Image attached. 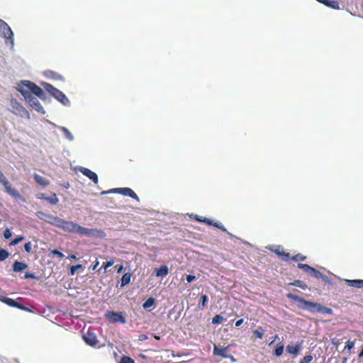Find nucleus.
<instances>
[{
  "label": "nucleus",
  "mask_w": 363,
  "mask_h": 363,
  "mask_svg": "<svg viewBox=\"0 0 363 363\" xmlns=\"http://www.w3.org/2000/svg\"><path fill=\"white\" fill-rule=\"evenodd\" d=\"M286 296L289 299H291V300H294V301H296L300 303L301 305H299L298 307L302 309L307 310L310 312H320V313H325V314H332L333 313V310L331 308H328L326 306H323L318 303H315V302L310 301H306L304 298H303L296 294L289 293L286 295Z\"/></svg>",
  "instance_id": "7ed1b4c3"
},
{
  "label": "nucleus",
  "mask_w": 363,
  "mask_h": 363,
  "mask_svg": "<svg viewBox=\"0 0 363 363\" xmlns=\"http://www.w3.org/2000/svg\"><path fill=\"white\" fill-rule=\"evenodd\" d=\"M354 341L348 340L346 342L345 350H350L354 347Z\"/></svg>",
  "instance_id": "a19ab883"
},
{
  "label": "nucleus",
  "mask_w": 363,
  "mask_h": 363,
  "mask_svg": "<svg viewBox=\"0 0 363 363\" xmlns=\"http://www.w3.org/2000/svg\"><path fill=\"white\" fill-rule=\"evenodd\" d=\"M306 256L303 255L301 253H298L296 255L291 257L290 260H293L295 262H301V261L306 260Z\"/></svg>",
  "instance_id": "c85d7f7f"
},
{
  "label": "nucleus",
  "mask_w": 363,
  "mask_h": 363,
  "mask_svg": "<svg viewBox=\"0 0 363 363\" xmlns=\"http://www.w3.org/2000/svg\"><path fill=\"white\" fill-rule=\"evenodd\" d=\"M223 318L220 315H216L212 319L213 324H220L223 322Z\"/></svg>",
  "instance_id": "f704fd0d"
},
{
  "label": "nucleus",
  "mask_w": 363,
  "mask_h": 363,
  "mask_svg": "<svg viewBox=\"0 0 363 363\" xmlns=\"http://www.w3.org/2000/svg\"><path fill=\"white\" fill-rule=\"evenodd\" d=\"M12 236V233L9 228H6L4 232V237L5 239H9Z\"/></svg>",
  "instance_id": "c03bdc74"
},
{
  "label": "nucleus",
  "mask_w": 363,
  "mask_h": 363,
  "mask_svg": "<svg viewBox=\"0 0 363 363\" xmlns=\"http://www.w3.org/2000/svg\"><path fill=\"white\" fill-rule=\"evenodd\" d=\"M61 130L62 131V133H64V135H65V137L70 141L73 140L74 139V137L72 135V134L70 133V131L65 127H61Z\"/></svg>",
  "instance_id": "bb28decb"
},
{
  "label": "nucleus",
  "mask_w": 363,
  "mask_h": 363,
  "mask_svg": "<svg viewBox=\"0 0 363 363\" xmlns=\"http://www.w3.org/2000/svg\"><path fill=\"white\" fill-rule=\"evenodd\" d=\"M84 342L90 346H96L99 342L96 335L94 333L87 332L83 335Z\"/></svg>",
  "instance_id": "f8f14e48"
},
{
  "label": "nucleus",
  "mask_w": 363,
  "mask_h": 363,
  "mask_svg": "<svg viewBox=\"0 0 363 363\" xmlns=\"http://www.w3.org/2000/svg\"><path fill=\"white\" fill-rule=\"evenodd\" d=\"M313 359L311 354L306 355L299 362V363H310Z\"/></svg>",
  "instance_id": "c9c22d12"
},
{
  "label": "nucleus",
  "mask_w": 363,
  "mask_h": 363,
  "mask_svg": "<svg viewBox=\"0 0 363 363\" xmlns=\"http://www.w3.org/2000/svg\"><path fill=\"white\" fill-rule=\"evenodd\" d=\"M228 358H229L232 362H235V357L233 355H231V354H228Z\"/></svg>",
  "instance_id": "6e6d98bb"
},
{
  "label": "nucleus",
  "mask_w": 363,
  "mask_h": 363,
  "mask_svg": "<svg viewBox=\"0 0 363 363\" xmlns=\"http://www.w3.org/2000/svg\"><path fill=\"white\" fill-rule=\"evenodd\" d=\"M111 193H117L122 194L123 196H130V198L136 200L137 201H140V199L138 195L135 193V191L128 187H122V188H114L107 191H103L101 194L102 195L111 194Z\"/></svg>",
  "instance_id": "39448f33"
},
{
  "label": "nucleus",
  "mask_w": 363,
  "mask_h": 363,
  "mask_svg": "<svg viewBox=\"0 0 363 363\" xmlns=\"http://www.w3.org/2000/svg\"><path fill=\"white\" fill-rule=\"evenodd\" d=\"M213 226H214V227L221 230L223 232H227L226 228L223 225H221L220 223H214Z\"/></svg>",
  "instance_id": "49530a36"
},
{
  "label": "nucleus",
  "mask_w": 363,
  "mask_h": 363,
  "mask_svg": "<svg viewBox=\"0 0 363 363\" xmlns=\"http://www.w3.org/2000/svg\"><path fill=\"white\" fill-rule=\"evenodd\" d=\"M297 267L298 269H303L304 272H306L308 274H310L311 273V270H312L311 269L312 267L309 266L307 264L298 263V265H297Z\"/></svg>",
  "instance_id": "a878e982"
},
{
  "label": "nucleus",
  "mask_w": 363,
  "mask_h": 363,
  "mask_svg": "<svg viewBox=\"0 0 363 363\" xmlns=\"http://www.w3.org/2000/svg\"><path fill=\"white\" fill-rule=\"evenodd\" d=\"M123 269V265H120L119 268L118 269V272L119 273Z\"/></svg>",
  "instance_id": "13d9d810"
},
{
  "label": "nucleus",
  "mask_w": 363,
  "mask_h": 363,
  "mask_svg": "<svg viewBox=\"0 0 363 363\" xmlns=\"http://www.w3.org/2000/svg\"><path fill=\"white\" fill-rule=\"evenodd\" d=\"M155 298L152 297H150L145 301V303L143 304V307L145 309H147V308L152 307L155 305Z\"/></svg>",
  "instance_id": "5701e85b"
},
{
  "label": "nucleus",
  "mask_w": 363,
  "mask_h": 363,
  "mask_svg": "<svg viewBox=\"0 0 363 363\" xmlns=\"http://www.w3.org/2000/svg\"><path fill=\"white\" fill-rule=\"evenodd\" d=\"M9 256V253L4 249H0V261H4Z\"/></svg>",
  "instance_id": "473e14b6"
},
{
  "label": "nucleus",
  "mask_w": 363,
  "mask_h": 363,
  "mask_svg": "<svg viewBox=\"0 0 363 363\" xmlns=\"http://www.w3.org/2000/svg\"><path fill=\"white\" fill-rule=\"evenodd\" d=\"M147 338H148V337H147V335H145V334H141V335H139V337H138V340H139V341H145V340H146Z\"/></svg>",
  "instance_id": "8fccbe9b"
},
{
  "label": "nucleus",
  "mask_w": 363,
  "mask_h": 363,
  "mask_svg": "<svg viewBox=\"0 0 363 363\" xmlns=\"http://www.w3.org/2000/svg\"><path fill=\"white\" fill-rule=\"evenodd\" d=\"M132 274L129 272L124 274L121 278V287L128 284L130 282Z\"/></svg>",
  "instance_id": "4be33fe9"
},
{
  "label": "nucleus",
  "mask_w": 363,
  "mask_h": 363,
  "mask_svg": "<svg viewBox=\"0 0 363 363\" xmlns=\"http://www.w3.org/2000/svg\"><path fill=\"white\" fill-rule=\"evenodd\" d=\"M24 279H37L38 277L33 273L26 272L24 274Z\"/></svg>",
  "instance_id": "79ce46f5"
},
{
  "label": "nucleus",
  "mask_w": 363,
  "mask_h": 363,
  "mask_svg": "<svg viewBox=\"0 0 363 363\" xmlns=\"http://www.w3.org/2000/svg\"><path fill=\"white\" fill-rule=\"evenodd\" d=\"M37 216L44 221L55 226L58 220V216H52L50 214L45 213L43 211H38L36 213Z\"/></svg>",
  "instance_id": "9d476101"
},
{
  "label": "nucleus",
  "mask_w": 363,
  "mask_h": 363,
  "mask_svg": "<svg viewBox=\"0 0 363 363\" xmlns=\"http://www.w3.org/2000/svg\"><path fill=\"white\" fill-rule=\"evenodd\" d=\"M23 240H24V237L23 236H18V237L16 238L15 239H13L11 242L10 245H18L20 242H21Z\"/></svg>",
  "instance_id": "58836bf2"
},
{
  "label": "nucleus",
  "mask_w": 363,
  "mask_h": 363,
  "mask_svg": "<svg viewBox=\"0 0 363 363\" xmlns=\"http://www.w3.org/2000/svg\"><path fill=\"white\" fill-rule=\"evenodd\" d=\"M69 258L71 259H77V256L75 255L72 254L69 255Z\"/></svg>",
  "instance_id": "5fc2aeb1"
},
{
  "label": "nucleus",
  "mask_w": 363,
  "mask_h": 363,
  "mask_svg": "<svg viewBox=\"0 0 363 363\" xmlns=\"http://www.w3.org/2000/svg\"><path fill=\"white\" fill-rule=\"evenodd\" d=\"M242 323H243V319H242V318L239 319V320H238L235 322V326H236V327H239V326H240V325L242 324Z\"/></svg>",
  "instance_id": "3c124183"
},
{
  "label": "nucleus",
  "mask_w": 363,
  "mask_h": 363,
  "mask_svg": "<svg viewBox=\"0 0 363 363\" xmlns=\"http://www.w3.org/2000/svg\"><path fill=\"white\" fill-rule=\"evenodd\" d=\"M21 84L18 88V91L23 96L26 101L38 113H45L43 107L39 101L32 95L33 94L38 97L43 99L44 96L43 90L37 84L30 81H23Z\"/></svg>",
  "instance_id": "f257e3e1"
},
{
  "label": "nucleus",
  "mask_w": 363,
  "mask_h": 363,
  "mask_svg": "<svg viewBox=\"0 0 363 363\" xmlns=\"http://www.w3.org/2000/svg\"><path fill=\"white\" fill-rule=\"evenodd\" d=\"M99 262L98 261H96L95 264L91 267V270L94 271L96 270V267H98Z\"/></svg>",
  "instance_id": "864d4df0"
},
{
  "label": "nucleus",
  "mask_w": 363,
  "mask_h": 363,
  "mask_svg": "<svg viewBox=\"0 0 363 363\" xmlns=\"http://www.w3.org/2000/svg\"><path fill=\"white\" fill-rule=\"evenodd\" d=\"M363 357V348L361 350V352L359 353V357Z\"/></svg>",
  "instance_id": "4d7b16f0"
},
{
  "label": "nucleus",
  "mask_w": 363,
  "mask_h": 363,
  "mask_svg": "<svg viewBox=\"0 0 363 363\" xmlns=\"http://www.w3.org/2000/svg\"><path fill=\"white\" fill-rule=\"evenodd\" d=\"M50 254L53 255H57L60 259H62L65 257V255L56 249L51 250Z\"/></svg>",
  "instance_id": "e433bc0d"
},
{
  "label": "nucleus",
  "mask_w": 363,
  "mask_h": 363,
  "mask_svg": "<svg viewBox=\"0 0 363 363\" xmlns=\"http://www.w3.org/2000/svg\"><path fill=\"white\" fill-rule=\"evenodd\" d=\"M284 346L283 344L277 345L274 351V354L277 357H279L283 354Z\"/></svg>",
  "instance_id": "7c9ffc66"
},
{
  "label": "nucleus",
  "mask_w": 363,
  "mask_h": 363,
  "mask_svg": "<svg viewBox=\"0 0 363 363\" xmlns=\"http://www.w3.org/2000/svg\"><path fill=\"white\" fill-rule=\"evenodd\" d=\"M120 363H135V362L130 357L123 356L121 359Z\"/></svg>",
  "instance_id": "4c0bfd02"
},
{
  "label": "nucleus",
  "mask_w": 363,
  "mask_h": 363,
  "mask_svg": "<svg viewBox=\"0 0 363 363\" xmlns=\"http://www.w3.org/2000/svg\"><path fill=\"white\" fill-rule=\"evenodd\" d=\"M55 226L68 233L97 238H104L106 236V233L102 230L86 228L73 221L65 220L60 217L58 218Z\"/></svg>",
  "instance_id": "f03ea898"
},
{
  "label": "nucleus",
  "mask_w": 363,
  "mask_h": 363,
  "mask_svg": "<svg viewBox=\"0 0 363 363\" xmlns=\"http://www.w3.org/2000/svg\"><path fill=\"white\" fill-rule=\"evenodd\" d=\"M264 330L262 327H259L257 330L253 331V333L258 337L259 339H262L263 337Z\"/></svg>",
  "instance_id": "2f4dec72"
},
{
  "label": "nucleus",
  "mask_w": 363,
  "mask_h": 363,
  "mask_svg": "<svg viewBox=\"0 0 363 363\" xmlns=\"http://www.w3.org/2000/svg\"><path fill=\"white\" fill-rule=\"evenodd\" d=\"M113 263L114 261L113 259H111L106 263H104L103 266L98 270V272H100L102 268H104L105 270L107 269L108 267H111L113 264Z\"/></svg>",
  "instance_id": "ea45409f"
},
{
  "label": "nucleus",
  "mask_w": 363,
  "mask_h": 363,
  "mask_svg": "<svg viewBox=\"0 0 363 363\" xmlns=\"http://www.w3.org/2000/svg\"><path fill=\"white\" fill-rule=\"evenodd\" d=\"M43 86L45 89L51 94L57 101L61 102L64 105H67L69 104V99L67 98L65 94L54 87L52 85L48 83H43Z\"/></svg>",
  "instance_id": "20e7f679"
},
{
  "label": "nucleus",
  "mask_w": 363,
  "mask_h": 363,
  "mask_svg": "<svg viewBox=\"0 0 363 363\" xmlns=\"http://www.w3.org/2000/svg\"><path fill=\"white\" fill-rule=\"evenodd\" d=\"M105 317L111 323H125V318L121 312L106 311Z\"/></svg>",
  "instance_id": "6e6552de"
},
{
  "label": "nucleus",
  "mask_w": 363,
  "mask_h": 363,
  "mask_svg": "<svg viewBox=\"0 0 363 363\" xmlns=\"http://www.w3.org/2000/svg\"><path fill=\"white\" fill-rule=\"evenodd\" d=\"M45 75L48 77H52L54 79H57V77H58L57 74L55 73L52 71H47L45 72Z\"/></svg>",
  "instance_id": "37998d69"
},
{
  "label": "nucleus",
  "mask_w": 363,
  "mask_h": 363,
  "mask_svg": "<svg viewBox=\"0 0 363 363\" xmlns=\"http://www.w3.org/2000/svg\"><path fill=\"white\" fill-rule=\"evenodd\" d=\"M81 268H82V265L80 264L73 265L69 268V274L71 275H74L76 274L77 271Z\"/></svg>",
  "instance_id": "72a5a7b5"
},
{
  "label": "nucleus",
  "mask_w": 363,
  "mask_h": 363,
  "mask_svg": "<svg viewBox=\"0 0 363 363\" xmlns=\"http://www.w3.org/2000/svg\"><path fill=\"white\" fill-rule=\"evenodd\" d=\"M168 267L166 265H162L160 268L156 269L157 277H165L168 274Z\"/></svg>",
  "instance_id": "aec40b11"
},
{
  "label": "nucleus",
  "mask_w": 363,
  "mask_h": 363,
  "mask_svg": "<svg viewBox=\"0 0 363 363\" xmlns=\"http://www.w3.org/2000/svg\"><path fill=\"white\" fill-rule=\"evenodd\" d=\"M28 267V264L22 262L16 261L13 264V270L15 272H20Z\"/></svg>",
  "instance_id": "a211bd4d"
},
{
  "label": "nucleus",
  "mask_w": 363,
  "mask_h": 363,
  "mask_svg": "<svg viewBox=\"0 0 363 363\" xmlns=\"http://www.w3.org/2000/svg\"><path fill=\"white\" fill-rule=\"evenodd\" d=\"M195 219H196L197 221H199V222H202V220H203V217L199 216H195Z\"/></svg>",
  "instance_id": "603ef678"
},
{
  "label": "nucleus",
  "mask_w": 363,
  "mask_h": 363,
  "mask_svg": "<svg viewBox=\"0 0 363 363\" xmlns=\"http://www.w3.org/2000/svg\"><path fill=\"white\" fill-rule=\"evenodd\" d=\"M289 284L303 289H306L307 288V285L301 280H295L294 282H291Z\"/></svg>",
  "instance_id": "cd10ccee"
},
{
  "label": "nucleus",
  "mask_w": 363,
  "mask_h": 363,
  "mask_svg": "<svg viewBox=\"0 0 363 363\" xmlns=\"http://www.w3.org/2000/svg\"><path fill=\"white\" fill-rule=\"evenodd\" d=\"M12 112L18 116L23 117L24 116L28 115L26 109L21 106L17 101L12 100L11 103Z\"/></svg>",
  "instance_id": "1a4fd4ad"
},
{
  "label": "nucleus",
  "mask_w": 363,
  "mask_h": 363,
  "mask_svg": "<svg viewBox=\"0 0 363 363\" xmlns=\"http://www.w3.org/2000/svg\"><path fill=\"white\" fill-rule=\"evenodd\" d=\"M4 302L5 303H6L7 305L12 306V307H15V308H20V309L24 308V306L21 303L16 301L15 300H13L12 298H10L5 297L4 298Z\"/></svg>",
  "instance_id": "f3484780"
},
{
  "label": "nucleus",
  "mask_w": 363,
  "mask_h": 363,
  "mask_svg": "<svg viewBox=\"0 0 363 363\" xmlns=\"http://www.w3.org/2000/svg\"><path fill=\"white\" fill-rule=\"evenodd\" d=\"M276 255L281 257L282 260L287 262L290 260L291 256L289 253L286 252L281 245L277 246L274 249H270Z\"/></svg>",
  "instance_id": "4468645a"
},
{
  "label": "nucleus",
  "mask_w": 363,
  "mask_h": 363,
  "mask_svg": "<svg viewBox=\"0 0 363 363\" xmlns=\"http://www.w3.org/2000/svg\"><path fill=\"white\" fill-rule=\"evenodd\" d=\"M301 349V344L298 343L295 345H289L286 347V350L289 353L292 354L294 355H297Z\"/></svg>",
  "instance_id": "dca6fc26"
},
{
  "label": "nucleus",
  "mask_w": 363,
  "mask_h": 363,
  "mask_svg": "<svg viewBox=\"0 0 363 363\" xmlns=\"http://www.w3.org/2000/svg\"><path fill=\"white\" fill-rule=\"evenodd\" d=\"M208 301V296L206 294H202L201 296V301L199 303V308H203L206 307L207 302Z\"/></svg>",
  "instance_id": "b1692460"
},
{
  "label": "nucleus",
  "mask_w": 363,
  "mask_h": 363,
  "mask_svg": "<svg viewBox=\"0 0 363 363\" xmlns=\"http://www.w3.org/2000/svg\"><path fill=\"white\" fill-rule=\"evenodd\" d=\"M0 183H1L6 191L10 196L15 199H21V196L19 192L14 188L11 187V185L4 174L0 171Z\"/></svg>",
  "instance_id": "423d86ee"
},
{
  "label": "nucleus",
  "mask_w": 363,
  "mask_h": 363,
  "mask_svg": "<svg viewBox=\"0 0 363 363\" xmlns=\"http://www.w3.org/2000/svg\"><path fill=\"white\" fill-rule=\"evenodd\" d=\"M230 345H228L226 347H218V345L214 344L213 354L215 356H219L223 358H228V354L227 353V352L230 348Z\"/></svg>",
  "instance_id": "9b49d317"
},
{
  "label": "nucleus",
  "mask_w": 363,
  "mask_h": 363,
  "mask_svg": "<svg viewBox=\"0 0 363 363\" xmlns=\"http://www.w3.org/2000/svg\"><path fill=\"white\" fill-rule=\"evenodd\" d=\"M154 337H155L156 340H160V336H158V335H154Z\"/></svg>",
  "instance_id": "bf43d9fd"
},
{
  "label": "nucleus",
  "mask_w": 363,
  "mask_h": 363,
  "mask_svg": "<svg viewBox=\"0 0 363 363\" xmlns=\"http://www.w3.org/2000/svg\"><path fill=\"white\" fill-rule=\"evenodd\" d=\"M345 282L350 286L360 289L363 287V279H346Z\"/></svg>",
  "instance_id": "2eb2a0df"
},
{
  "label": "nucleus",
  "mask_w": 363,
  "mask_h": 363,
  "mask_svg": "<svg viewBox=\"0 0 363 363\" xmlns=\"http://www.w3.org/2000/svg\"><path fill=\"white\" fill-rule=\"evenodd\" d=\"M186 281L190 283L196 279V277L194 275L189 274L186 278Z\"/></svg>",
  "instance_id": "09e8293b"
},
{
  "label": "nucleus",
  "mask_w": 363,
  "mask_h": 363,
  "mask_svg": "<svg viewBox=\"0 0 363 363\" xmlns=\"http://www.w3.org/2000/svg\"><path fill=\"white\" fill-rule=\"evenodd\" d=\"M324 5L336 10H339L340 9L339 3L336 0H326L325 2H324Z\"/></svg>",
  "instance_id": "412c9836"
},
{
  "label": "nucleus",
  "mask_w": 363,
  "mask_h": 363,
  "mask_svg": "<svg viewBox=\"0 0 363 363\" xmlns=\"http://www.w3.org/2000/svg\"><path fill=\"white\" fill-rule=\"evenodd\" d=\"M202 223H204L208 225H213V223L215 222H213V220L209 219V218H203V220H202Z\"/></svg>",
  "instance_id": "de8ad7c7"
},
{
  "label": "nucleus",
  "mask_w": 363,
  "mask_h": 363,
  "mask_svg": "<svg viewBox=\"0 0 363 363\" xmlns=\"http://www.w3.org/2000/svg\"><path fill=\"white\" fill-rule=\"evenodd\" d=\"M79 171L83 175L90 179L94 184H98L99 179L97 174L95 172L86 167H81Z\"/></svg>",
  "instance_id": "ddd939ff"
},
{
  "label": "nucleus",
  "mask_w": 363,
  "mask_h": 363,
  "mask_svg": "<svg viewBox=\"0 0 363 363\" xmlns=\"http://www.w3.org/2000/svg\"><path fill=\"white\" fill-rule=\"evenodd\" d=\"M311 270V276L317 278V279H322L323 277V274L318 270L315 269L314 267H312Z\"/></svg>",
  "instance_id": "c756f323"
},
{
  "label": "nucleus",
  "mask_w": 363,
  "mask_h": 363,
  "mask_svg": "<svg viewBox=\"0 0 363 363\" xmlns=\"http://www.w3.org/2000/svg\"><path fill=\"white\" fill-rule=\"evenodd\" d=\"M25 250L30 253L32 252V244L30 242H26L24 245Z\"/></svg>",
  "instance_id": "a18cd8bd"
},
{
  "label": "nucleus",
  "mask_w": 363,
  "mask_h": 363,
  "mask_svg": "<svg viewBox=\"0 0 363 363\" xmlns=\"http://www.w3.org/2000/svg\"><path fill=\"white\" fill-rule=\"evenodd\" d=\"M33 177L36 183H38L40 186H46L50 184V181L48 179L43 177L39 174H35Z\"/></svg>",
  "instance_id": "6ab92c4d"
},
{
  "label": "nucleus",
  "mask_w": 363,
  "mask_h": 363,
  "mask_svg": "<svg viewBox=\"0 0 363 363\" xmlns=\"http://www.w3.org/2000/svg\"><path fill=\"white\" fill-rule=\"evenodd\" d=\"M40 198L45 199L46 201H49L52 205L57 204L59 201V199L55 194H54L52 195V196H51V197H43L42 196V197H40Z\"/></svg>",
  "instance_id": "393cba45"
},
{
  "label": "nucleus",
  "mask_w": 363,
  "mask_h": 363,
  "mask_svg": "<svg viewBox=\"0 0 363 363\" xmlns=\"http://www.w3.org/2000/svg\"><path fill=\"white\" fill-rule=\"evenodd\" d=\"M0 35L6 39V43L11 41L13 43V33L9 25L1 19H0Z\"/></svg>",
  "instance_id": "0eeeda50"
}]
</instances>
